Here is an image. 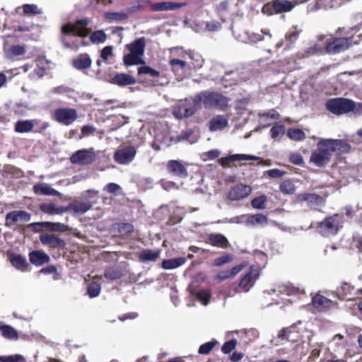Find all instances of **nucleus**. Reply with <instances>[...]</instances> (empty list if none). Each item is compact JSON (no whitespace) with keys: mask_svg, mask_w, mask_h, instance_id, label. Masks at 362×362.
Returning a JSON list of instances; mask_svg holds the SVG:
<instances>
[{"mask_svg":"<svg viewBox=\"0 0 362 362\" xmlns=\"http://www.w3.org/2000/svg\"><path fill=\"white\" fill-rule=\"evenodd\" d=\"M244 354L241 352L235 351L232 354L230 358L233 362H239L243 358Z\"/></svg>","mask_w":362,"mask_h":362,"instance_id":"774afa93","label":"nucleus"},{"mask_svg":"<svg viewBox=\"0 0 362 362\" xmlns=\"http://www.w3.org/2000/svg\"><path fill=\"white\" fill-rule=\"evenodd\" d=\"M233 261V256L230 254H226L214 260L213 264L216 267H221Z\"/></svg>","mask_w":362,"mask_h":362,"instance_id":"6e6d98bb","label":"nucleus"},{"mask_svg":"<svg viewBox=\"0 0 362 362\" xmlns=\"http://www.w3.org/2000/svg\"><path fill=\"white\" fill-rule=\"evenodd\" d=\"M177 49L181 51L179 54L180 57L185 58V60L191 62L189 63L191 70H195L202 66L204 61L199 54L192 50H183L182 48H177Z\"/></svg>","mask_w":362,"mask_h":362,"instance_id":"2eb2a0df","label":"nucleus"},{"mask_svg":"<svg viewBox=\"0 0 362 362\" xmlns=\"http://www.w3.org/2000/svg\"><path fill=\"white\" fill-rule=\"evenodd\" d=\"M267 200V198L265 195H261L254 198L251 201V205L254 209H263L266 207L265 204Z\"/></svg>","mask_w":362,"mask_h":362,"instance_id":"3c124183","label":"nucleus"},{"mask_svg":"<svg viewBox=\"0 0 362 362\" xmlns=\"http://www.w3.org/2000/svg\"><path fill=\"white\" fill-rule=\"evenodd\" d=\"M101 291V285L97 281H91L87 285V294L90 298L99 296Z\"/></svg>","mask_w":362,"mask_h":362,"instance_id":"c03bdc74","label":"nucleus"},{"mask_svg":"<svg viewBox=\"0 0 362 362\" xmlns=\"http://www.w3.org/2000/svg\"><path fill=\"white\" fill-rule=\"evenodd\" d=\"M138 74L139 75L148 74L151 77L156 78L160 76V72L156 69H153L149 66H142L138 69Z\"/></svg>","mask_w":362,"mask_h":362,"instance_id":"603ef678","label":"nucleus"},{"mask_svg":"<svg viewBox=\"0 0 362 362\" xmlns=\"http://www.w3.org/2000/svg\"><path fill=\"white\" fill-rule=\"evenodd\" d=\"M121 189L120 186L116 183H109L105 186L107 192L111 194H116Z\"/></svg>","mask_w":362,"mask_h":362,"instance_id":"0e129e2a","label":"nucleus"},{"mask_svg":"<svg viewBox=\"0 0 362 362\" xmlns=\"http://www.w3.org/2000/svg\"><path fill=\"white\" fill-rule=\"evenodd\" d=\"M0 334L3 337L10 340H17L19 338L17 330L8 325L0 326Z\"/></svg>","mask_w":362,"mask_h":362,"instance_id":"c9c22d12","label":"nucleus"},{"mask_svg":"<svg viewBox=\"0 0 362 362\" xmlns=\"http://www.w3.org/2000/svg\"><path fill=\"white\" fill-rule=\"evenodd\" d=\"M71 64L78 70L88 69L91 66L92 60L88 54H81L72 60Z\"/></svg>","mask_w":362,"mask_h":362,"instance_id":"b1692460","label":"nucleus"},{"mask_svg":"<svg viewBox=\"0 0 362 362\" xmlns=\"http://www.w3.org/2000/svg\"><path fill=\"white\" fill-rule=\"evenodd\" d=\"M353 44V37H331L327 40L325 50L329 54H335L348 49Z\"/></svg>","mask_w":362,"mask_h":362,"instance_id":"0eeeda50","label":"nucleus"},{"mask_svg":"<svg viewBox=\"0 0 362 362\" xmlns=\"http://www.w3.org/2000/svg\"><path fill=\"white\" fill-rule=\"evenodd\" d=\"M37 123V119L18 120L14 125V131L19 134L31 132Z\"/></svg>","mask_w":362,"mask_h":362,"instance_id":"4be33fe9","label":"nucleus"},{"mask_svg":"<svg viewBox=\"0 0 362 362\" xmlns=\"http://www.w3.org/2000/svg\"><path fill=\"white\" fill-rule=\"evenodd\" d=\"M40 209L45 214L54 215L67 212L66 206H58L54 203H45L40 206Z\"/></svg>","mask_w":362,"mask_h":362,"instance_id":"2f4dec72","label":"nucleus"},{"mask_svg":"<svg viewBox=\"0 0 362 362\" xmlns=\"http://www.w3.org/2000/svg\"><path fill=\"white\" fill-rule=\"evenodd\" d=\"M160 255V250L144 249L139 252L138 260L142 263L156 262Z\"/></svg>","mask_w":362,"mask_h":362,"instance_id":"393cba45","label":"nucleus"},{"mask_svg":"<svg viewBox=\"0 0 362 362\" xmlns=\"http://www.w3.org/2000/svg\"><path fill=\"white\" fill-rule=\"evenodd\" d=\"M301 30H298L297 26H293L285 35V42L287 43V47H290L296 43L298 40Z\"/></svg>","mask_w":362,"mask_h":362,"instance_id":"58836bf2","label":"nucleus"},{"mask_svg":"<svg viewBox=\"0 0 362 362\" xmlns=\"http://www.w3.org/2000/svg\"><path fill=\"white\" fill-rule=\"evenodd\" d=\"M90 24V20L88 18H82L76 20L74 23H67L64 24L61 28V35L60 41L66 49H70L72 50H78L80 46H86L87 44L82 41L80 44L76 41L69 42L67 39V36L73 35L80 37H87L90 29L88 28Z\"/></svg>","mask_w":362,"mask_h":362,"instance_id":"7ed1b4c3","label":"nucleus"},{"mask_svg":"<svg viewBox=\"0 0 362 362\" xmlns=\"http://www.w3.org/2000/svg\"><path fill=\"white\" fill-rule=\"evenodd\" d=\"M107 38V36L103 30H95L90 35V40L93 44L104 43Z\"/></svg>","mask_w":362,"mask_h":362,"instance_id":"49530a36","label":"nucleus"},{"mask_svg":"<svg viewBox=\"0 0 362 362\" xmlns=\"http://www.w3.org/2000/svg\"><path fill=\"white\" fill-rule=\"evenodd\" d=\"M196 298L202 303L203 305L209 304L211 297V291L209 289H199L192 292Z\"/></svg>","mask_w":362,"mask_h":362,"instance_id":"a19ab883","label":"nucleus"},{"mask_svg":"<svg viewBox=\"0 0 362 362\" xmlns=\"http://www.w3.org/2000/svg\"><path fill=\"white\" fill-rule=\"evenodd\" d=\"M112 49L113 48L110 45L103 47L100 52V57L103 60H107L110 56L112 55Z\"/></svg>","mask_w":362,"mask_h":362,"instance_id":"e2e57ef3","label":"nucleus"},{"mask_svg":"<svg viewBox=\"0 0 362 362\" xmlns=\"http://www.w3.org/2000/svg\"><path fill=\"white\" fill-rule=\"evenodd\" d=\"M189 62L185 59V58H170L169 60V65L172 71L176 76L180 78H183L186 75L192 71L190 69Z\"/></svg>","mask_w":362,"mask_h":362,"instance_id":"9b49d317","label":"nucleus"},{"mask_svg":"<svg viewBox=\"0 0 362 362\" xmlns=\"http://www.w3.org/2000/svg\"><path fill=\"white\" fill-rule=\"evenodd\" d=\"M25 49L23 45H11L6 51V55L9 59H13L16 57L24 54Z\"/></svg>","mask_w":362,"mask_h":362,"instance_id":"ea45409f","label":"nucleus"},{"mask_svg":"<svg viewBox=\"0 0 362 362\" xmlns=\"http://www.w3.org/2000/svg\"><path fill=\"white\" fill-rule=\"evenodd\" d=\"M44 226L49 230L54 232H66L69 226L62 223L43 222Z\"/></svg>","mask_w":362,"mask_h":362,"instance_id":"37998d69","label":"nucleus"},{"mask_svg":"<svg viewBox=\"0 0 362 362\" xmlns=\"http://www.w3.org/2000/svg\"><path fill=\"white\" fill-rule=\"evenodd\" d=\"M136 153V149L132 146L118 148L114 153L113 158L117 163L121 165L132 162Z\"/></svg>","mask_w":362,"mask_h":362,"instance_id":"f8f14e48","label":"nucleus"},{"mask_svg":"<svg viewBox=\"0 0 362 362\" xmlns=\"http://www.w3.org/2000/svg\"><path fill=\"white\" fill-rule=\"evenodd\" d=\"M30 262L35 266H41L48 263L50 260L49 257L44 252L35 250L29 253Z\"/></svg>","mask_w":362,"mask_h":362,"instance_id":"bb28decb","label":"nucleus"},{"mask_svg":"<svg viewBox=\"0 0 362 362\" xmlns=\"http://www.w3.org/2000/svg\"><path fill=\"white\" fill-rule=\"evenodd\" d=\"M33 192L39 195H54L57 192L55 189L46 183H37L33 186Z\"/></svg>","mask_w":362,"mask_h":362,"instance_id":"e433bc0d","label":"nucleus"},{"mask_svg":"<svg viewBox=\"0 0 362 362\" xmlns=\"http://www.w3.org/2000/svg\"><path fill=\"white\" fill-rule=\"evenodd\" d=\"M134 226L129 223H117L113 226L115 235L122 238L130 236L134 232Z\"/></svg>","mask_w":362,"mask_h":362,"instance_id":"5701e85b","label":"nucleus"},{"mask_svg":"<svg viewBox=\"0 0 362 362\" xmlns=\"http://www.w3.org/2000/svg\"><path fill=\"white\" fill-rule=\"evenodd\" d=\"M252 192L250 185L243 183H238L229 190L227 194L228 199L231 201H238L248 197Z\"/></svg>","mask_w":362,"mask_h":362,"instance_id":"4468645a","label":"nucleus"},{"mask_svg":"<svg viewBox=\"0 0 362 362\" xmlns=\"http://www.w3.org/2000/svg\"><path fill=\"white\" fill-rule=\"evenodd\" d=\"M220 155L218 149H212L202 154V158L204 160H214L217 158Z\"/></svg>","mask_w":362,"mask_h":362,"instance_id":"13d9d810","label":"nucleus"},{"mask_svg":"<svg viewBox=\"0 0 362 362\" xmlns=\"http://www.w3.org/2000/svg\"><path fill=\"white\" fill-rule=\"evenodd\" d=\"M355 106L354 101L344 98H330L325 103L326 109L335 115H342L352 112Z\"/></svg>","mask_w":362,"mask_h":362,"instance_id":"39448f33","label":"nucleus"},{"mask_svg":"<svg viewBox=\"0 0 362 362\" xmlns=\"http://www.w3.org/2000/svg\"><path fill=\"white\" fill-rule=\"evenodd\" d=\"M268 222L267 218L265 215L262 214H257L248 216L247 223L250 225H266Z\"/></svg>","mask_w":362,"mask_h":362,"instance_id":"a18cd8bd","label":"nucleus"},{"mask_svg":"<svg viewBox=\"0 0 362 362\" xmlns=\"http://www.w3.org/2000/svg\"><path fill=\"white\" fill-rule=\"evenodd\" d=\"M22 10L23 16H33L41 15L42 13V8H39L37 5L33 4H25L17 8L16 11Z\"/></svg>","mask_w":362,"mask_h":362,"instance_id":"c756f323","label":"nucleus"},{"mask_svg":"<svg viewBox=\"0 0 362 362\" xmlns=\"http://www.w3.org/2000/svg\"><path fill=\"white\" fill-rule=\"evenodd\" d=\"M296 327L294 325L288 327H284L281 329L279 334L278 338L281 340H286L289 341H296L297 339L294 338L293 334H295Z\"/></svg>","mask_w":362,"mask_h":362,"instance_id":"4c0bfd02","label":"nucleus"},{"mask_svg":"<svg viewBox=\"0 0 362 362\" xmlns=\"http://www.w3.org/2000/svg\"><path fill=\"white\" fill-rule=\"evenodd\" d=\"M258 158L255 156L246 154H233L226 157H222L218 160V163L223 168L229 167L230 163L235 161L242 160H255Z\"/></svg>","mask_w":362,"mask_h":362,"instance_id":"6ab92c4d","label":"nucleus"},{"mask_svg":"<svg viewBox=\"0 0 362 362\" xmlns=\"http://www.w3.org/2000/svg\"><path fill=\"white\" fill-rule=\"evenodd\" d=\"M229 99L223 94L216 92L204 90L194 95L192 104H182L175 107L173 114L178 119L187 118L192 116L202 105L206 109L216 108L224 110L228 106Z\"/></svg>","mask_w":362,"mask_h":362,"instance_id":"f257e3e1","label":"nucleus"},{"mask_svg":"<svg viewBox=\"0 0 362 362\" xmlns=\"http://www.w3.org/2000/svg\"><path fill=\"white\" fill-rule=\"evenodd\" d=\"M295 4L287 0H273L270 4H265L262 8V13L269 16L273 14V11H267V9L273 8L275 13H282L291 11Z\"/></svg>","mask_w":362,"mask_h":362,"instance_id":"1a4fd4ad","label":"nucleus"},{"mask_svg":"<svg viewBox=\"0 0 362 362\" xmlns=\"http://www.w3.org/2000/svg\"><path fill=\"white\" fill-rule=\"evenodd\" d=\"M254 278V276L252 274V272L250 271V272H248L240 280V283H239V286L243 288H245L247 287V286L249 285V284L252 281V280Z\"/></svg>","mask_w":362,"mask_h":362,"instance_id":"bf43d9fd","label":"nucleus"},{"mask_svg":"<svg viewBox=\"0 0 362 362\" xmlns=\"http://www.w3.org/2000/svg\"><path fill=\"white\" fill-rule=\"evenodd\" d=\"M313 306L319 310H326L332 308L334 303L324 296L317 294L312 299Z\"/></svg>","mask_w":362,"mask_h":362,"instance_id":"a878e982","label":"nucleus"},{"mask_svg":"<svg viewBox=\"0 0 362 362\" xmlns=\"http://www.w3.org/2000/svg\"><path fill=\"white\" fill-rule=\"evenodd\" d=\"M136 82L134 77L125 73H117L110 80V83L120 87L134 85Z\"/></svg>","mask_w":362,"mask_h":362,"instance_id":"aec40b11","label":"nucleus"},{"mask_svg":"<svg viewBox=\"0 0 362 362\" xmlns=\"http://www.w3.org/2000/svg\"><path fill=\"white\" fill-rule=\"evenodd\" d=\"M208 125L211 132L221 130L228 125V119L224 115H216L210 119Z\"/></svg>","mask_w":362,"mask_h":362,"instance_id":"cd10ccee","label":"nucleus"},{"mask_svg":"<svg viewBox=\"0 0 362 362\" xmlns=\"http://www.w3.org/2000/svg\"><path fill=\"white\" fill-rule=\"evenodd\" d=\"M168 172L180 178H185L188 176V173L186 167L180 160H170L166 164Z\"/></svg>","mask_w":362,"mask_h":362,"instance_id":"dca6fc26","label":"nucleus"},{"mask_svg":"<svg viewBox=\"0 0 362 362\" xmlns=\"http://www.w3.org/2000/svg\"><path fill=\"white\" fill-rule=\"evenodd\" d=\"M207 243L214 247L227 248L230 246L227 238L221 233H211L208 235Z\"/></svg>","mask_w":362,"mask_h":362,"instance_id":"412c9836","label":"nucleus"},{"mask_svg":"<svg viewBox=\"0 0 362 362\" xmlns=\"http://www.w3.org/2000/svg\"><path fill=\"white\" fill-rule=\"evenodd\" d=\"M340 215L335 214L326 217L318 223L319 233L323 236L336 235L341 227Z\"/></svg>","mask_w":362,"mask_h":362,"instance_id":"423d86ee","label":"nucleus"},{"mask_svg":"<svg viewBox=\"0 0 362 362\" xmlns=\"http://www.w3.org/2000/svg\"><path fill=\"white\" fill-rule=\"evenodd\" d=\"M10 262L16 269L22 272L25 271L29 266L25 257L21 255H11Z\"/></svg>","mask_w":362,"mask_h":362,"instance_id":"473e14b6","label":"nucleus"},{"mask_svg":"<svg viewBox=\"0 0 362 362\" xmlns=\"http://www.w3.org/2000/svg\"><path fill=\"white\" fill-rule=\"evenodd\" d=\"M217 344L218 341L216 339L204 343L199 346L198 353L199 354H209Z\"/></svg>","mask_w":362,"mask_h":362,"instance_id":"8fccbe9b","label":"nucleus"},{"mask_svg":"<svg viewBox=\"0 0 362 362\" xmlns=\"http://www.w3.org/2000/svg\"><path fill=\"white\" fill-rule=\"evenodd\" d=\"M289 161L294 165H300L303 163V158L300 153L295 152L290 154Z\"/></svg>","mask_w":362,"mask_h":362,"instance_id":"052dcab7","label":"nucleus"},{"mask_svg":"<svg viewBox=\"0 0 362 362\" xmlns=\"http://www.w3.org/2000/svg\"><path fill=\"white\" fill-rule=\"evenodd\" d=\"M267 173V175L270 177H273V178L281 177L284 174V173L279 169H271V170H269Z\"/></svg>","mask_w":362,"mask_h":362,"instance_id":"69168bd1","label":"nucleus"},{"mask_svg":"<svg viewBox=\"0 0 362 362\" xmlns=\"http://www.w3.org/2000/svg\"><path fill=\"white\" fill-rule=\"evenodd\" d=\"M350 149L351 146L344 140L322 139L311 153L309 162L316 167H325L330 163L333 153H347Z\"/></svg>","mask_w":362,"mask_h":362,"instance_id":"f03ea898","label":"nucleus"},{"mask_svg":"<svg viewBox=\"0 0 362 362\" xmlns=\"http://www.w3.org/2000/svg\"><path fill=\"white\" fill-rule=\"evenodd\" d=\"M40 240L43 245L53 250H63L66 246L65 241L54 234L42 233L40 235Z\"/></svg>","mask_w":362,"mask_h":362,"instance_id":"ddd939ff","label":"nucleus"},{"mask_svg":"<svg viewBox=\"0 0 362 362\" xmlns=\"http://www.w3.org/2000/svg\"><path fill=\"white\" fill-rule=\"evenodd\" d=\"M354 286L350 283L343 281L341 286L337 288L336 293L340 300L346 299L349 296L352 295Z\"/></svg>","mask_w":362,"mask_h":362,"instance_id":"7c9ffc66","label":"nucleus"},{"mask_svg":"<svg viewBox=\"0 0 362 362\" xmlns=\"http://www.w3.org/2000/svg\"><path fill=\"white\" fill-rule=\"evenodd\" d=\"M186 262L185 257H177L164 259L162 262V268L164 269H173L177 268Z\"/></svg>","mask_w":362,"mask_h":362,"instance_id":"f704fd0d","label":"nucleus"},{"mask_svg":"<svg viewBox=\"0 0 362 362\" xmlns=\"http://www.w3.org/2000/svg\"><path fill=\"white\" fill-rule=\"evenodd\" d=\"M141 2L144 4H149L150 9L153 12L175 11L181 7L180 4L171 1H162L151 4L149 0H141Z\"/></svg>","mask_w":362,"mask_h":362,"instance_id":"f3484780","label":"nucleus"},{"mask_svg":"<svg viewBox=\"0 0 362 362\" xmlns=\"http://www.w3.org/2000/svg\"><path fill=\"white\" fill-rule=\"evenodd\" d=\"M236 345L237 340L235 339H230L223 344L221 351L224 354H229L235 348Z\"/></svg>","mask_w":362,"mask_h":362,"instance_id":"4d7b16f0","label":"nucleus"},{"mask_svg":"<svg viewBox=\"0 0 362 362\" xmlns=\"http://www.w3.org/2000/svg\"><path fill=\"white\" fill-rule=\"evenodd\" d=\"M52 118L59 124L69 126L78 119V113L74 108L59 107L54 110Z\"/></svg>","mask_w":362,"mask_h":362,"instance_id":"6e6552de","label":"nucleus"},{"mask_svg":"<svg viewBox=\"0 0 362 362\" xmlns=\"http://www.w3.org/2000/svg\"><path fill=\"white\" fill-rule=\"evenodd\" d=\"M146 45V40L144 37L127 44L125 47L129 51V53L124 55V64L126 66L145 64V61L142 59V57L144 54Z\"/></svg>","mask_w":362,"mask_h":362,"instance_id":"20e7f679","label":"nucleus"},{"mask_svg":"<svg viewBox=\"0 0 362 362\" xmlns=\"http://www.w3.org/2000/svg\"><path fill=\"white\" fill-rule=\"evenodd\" d=\"M285 133V126L281 123H276L270 129L271 137L277 139Z\"/></svg>","mask_w":362,"mask_h":362,"instance_id":"de8ad7c7","label":"nucleus"},{"mask_svg":"<svg viewBox=\"0 0 362 362\" xmlns=\"http://www.w3.org/2000/svg\"><path fill=\"white\" fill-rule=\"evenodd\" d=\"M107 17L109 19L115 21H122L126 20L128 16L126 13H118V12H112L107 14Z\"/></svg>","mask_w":362,"mask_h":362,"instance_id":"680f3d73","label":"nucleus"},{"mask_svg":"<svg viewBox=\"0 0 362 362\" xmlns=\"http://www.w3.org/2000/svg\"><path fill=\"white\" fill-rule=\"evenodd\" d=\"M94 160V155L92 151L87 149H81L76 151L70 158L73 164L88 165Z\"/></svg>","mask_w":362,"mask_h":362,"instance_id":"a211bd4d","label":"nucleus"},{"mask_svg":"<svg viewBox=\"0 0 362 362\" xmlns=\"http://www.w3.org/2000/svg\"><path fill=\"white\" fill-rule=\"evenodd\" d=\"M319 196L312 193H302L297 196V200L299 202H315L319 199Z\"/></svg>","mask_w":362,"mask_h":362,"instance_id":"864d4df0","label":"nucleus"},{"mask_svg":"<svg viewBox=\"0 0 362 362\" xmlns=\"http://www.w3.org/2000/svg\"><path fill=\"white\" fill-rule=\"evenodd\" d=\"M124 276L122 269L117 266L110 267L105 269L104 277L107 280H117Z\"/></svg>","mask_w":362,"mask_h":362,"instance_id":"72a5a7b5","label":"nucleus"},{"mask_svg":"<svg viewBox=\"0 0 362 362\" xmlns=\"http://www.w3.org/2000/svg\"><path fill=\"white\" fill-rule=\"evenodd\" d=\"M44 226L43 223H32L27 226L28 228L35 232H39L42 230V226Z\"/></svg>","mask_w":362,"mask_h":362,"instance_id":"338daca9","label":"nucleus"},{"mask_svg":"<svg viewBox=\"0 0 362 362\" xmlns=\"http://www.w3.org/2000/svg\"><path fill=\"white\" fill-rule=\"evenodd\" d=\"M288 137L293 141H300L305 139V132L298 128H289L287 131Z\"/></svg>","mask_w":362,"mask_h":362,"instance_id":"79ce46f5","label":"nucleus"},{"mask_svg":"<svg viewBox=\"0 0 362 362\" xmlns=\"http://www.w3.org/2000/svg\"><path fill=\"white\" fill-rule=\"evenodd\" d=\"M31 218V214L25 211H11L6 215L5 225L7 227H12L15 225H21L28 222Z\"/></svg>","mask_w":362,"mask_h":362,"instance_id":"9d476101","label":"nucleus"},{"mask_svg":"<svg viewBox=\"0 0 362 362\" xmlns=\"http://www.w3.org/2000/svg\"><path fill=\"white\" fill-rule=\"evenodd\" d=\"M279 189L284 194H293L296 192V186L291 180H285L280 185Z\"/></svg>","mask_w":362,"mask_h":362,"instance_id":"09e8293b","label":"nucleus"},{"mask_svg":"<svg viewBox=\"0 0 362 362\" xmlns=\"http://www.w3.org/2000/svg\"><path fill=\"white\" fill-rule=\"evenodd\" d=\"M1 362H25V358L20 354L0 356Z\"/></svg>","mask_w":362,"mask_h":362,"instance_id":"5fc2aeb1","label":"nucleus"},{"mask_svg":"<svg viewBox=\"0 0 362 362\" xmlns=\"http://www.w3.org/2000/svg\"><path fill=\"white\" fill-rule=\"evenodd\" d=\"M92 207L91 203L87 202H75L70 203L66 209L67 211H72L76 214H84Z\"/></svg>","mask_w":362,"mask_h":362,"instance_id":"c85d7f7f","label":"nucleus"}]
</instances>
